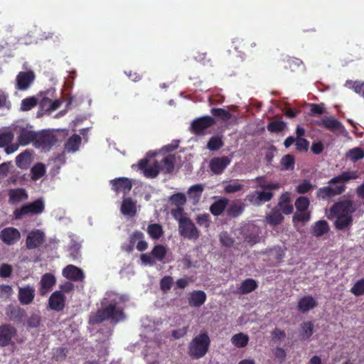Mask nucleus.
I'll return each instance as SVG.
<instances>
[{
	"label": "nucleus",
	"instance_id": "44",
	"mask_svg": "<svg viewBox=\"0 0 364 364\" xmlns=\"http://www.w3.org/2000/svg\"><path fill=\"white\" fill-rule=\"evenodd\" d=\"M210 113L213 117L219 118L224 122H228L232 117V114L223 108H212Z\"/></svg>",
	"mask_w": 364,
	"mask_h": 364
},
{
	"label": "nucleus",
	"instance_id": "14",
	"mask_svg": "<svg viewBox=\"0 0 364 364\" xmlns=\"http://www.w3.org/2000/svg\"><path fill=\"white\" fill-rule=\"evenodd\" d=\"M46 241V235L41 230H33L28 232L26 245L28 249L39 247Z\"/></svg>",
	"mask_w": 364,
	"mask_h": 364
},
{
	"label": "nucleus",
	"instance_id": "28",
	"mask_svg": "<svg viewBox=\"0 0 364 364\" xmlns=\"http://www.w3.org/2000/svg\"><path fill=\"white\" fill-rule=\"evenodd\" d=\"M258 287L257 282L253 279H246L240 284V287L237 288L236 293L238 294H247L255 291Z\"/></svg>",
	"mask_w": 364,
	"mask_h": 364
},
{
	"label": "nucleus",
	"instance_id": "53",
	"mask_svg": "<svg viewBox=\"0 0 364 364\" xmlns=\"http://www.w3.org/2000/svg\"><path fill=\"white\" fill-rule=\"evenodd\" d=\"M295 164L294 156L291 154H287L281 160L282 170H293Z\"/></svg>",
	"mask_w": 364,
	"mask_h": 364
},
{
	"label": "nucleus",
	"instance_id": "42",
	"mask_svg": "<svg viewBox=\"0 0 364 364\" xmlns=\"http://www.w3.org/2000/svg\"><path fill=\"white\" fill-rule=\"evenodd\" d=\"M55 92L54 90H48L45 92V95L42 97L39 102V107L41 111L43 112H50V105H51V99L48 96H53V94Z\"/></svg>",
	"mask_w": 364,
	"mask_h": 364
},
{
	"label": "nucleus",
	"instance_id": "56",
	"mask_svg": "<svg viewBox=\"0 0 364 364\" xmlns=\"http://www.w3.org/2000/svg\"><path fill=\"white\" fill-rule=\"evenodd\" d=\"M14 138V134L11 131L0 132V148L4 147L11 143Z\"/></svg>",
	"mask_w": 364,
	"mask_h": 364
},
{
	"label": "nucleus",
	"instance_id": "33",
	"mask_svg": "<svg viewBox=\"0 0 364 364\" xmlns=\"http://www.w3.org/2000/svg\"><path fill=\"white\" fill-rule=\"evenodd\" d=\"M203 190L204 186L202 184H196L189 188L188 191V196L193 200L194 204L199 202Z\"/></svg>",
	"mask_w": 364,
	"mask_h": 364
},
{
	"label": "nucleus",
	"instance_id": "25",
	"mask_svg": "<svg viewBox=\"0 0 364 364\" xmlns=\"http://www.w3.org/2000/svg\"><path fill=\"white\" fill-rule=\"evenodd\" d=\"M124 215L134 217L136 214V204L131 198L123 199L120 208Z\"/></svg>",
	"mask_w": 364,
	"mask_h": 364
},
{
	"label": "nucleus",
	"instance_id": "1",
	"mask_svg": "<svg viewBox=\"0 0 364 364\" xmlns=\"http://www.w3.org/2000/svg\"><path fill=\"white\" fill-rule=\"evenodd\" d=\"M123 301L122 296L115 294H108L102 301V309L97 310L90 320L92 323H100L106 320H111L115 323L125 318L123 308L118 306L119 301Z\"/></svg>",
	"mask_w": 364,
	"mask_h": 364
},
{
	"label": "nucleus",
	"instance_id": "34",
	"mask_svg": "<svg viewBox=\"0 0 364 364\" xmlns=\"http://www.w3.org/2000/svg\"><path fill=\"white\" fill-rule=\"evenodd\" d=\"M336 218L334 222L335 228L339 230L348 229L353 225V216H333Z\"/></svg>",
	"mask_w": 364,
	"mask_h": 364
},
{
	"label": "nucleus",
	"instance_id": "49",
	"mask_svg": "<svg viewBox=\"0 0 364 364\" xmlns=\"http://www.w3.org/2000/svg\"><path fill=\"white\" fill-rule=\"evenodd\" d=\"M286 127V124L283 121L276 120L268 123L267 130L272 133H279L282 132Z\"/></svg>",
	"mask_w": 364,
	"mask_h": 364
},
{
	"label": "nucleus",
	"instance_id": "37",
	"mask_svg": "<svg viewBox=\"0 0 364 364\" xmlns=\"http://www.w3.org/2000/svg\"><path fill=\"white\" fill-rule=\"evenodd\" d=\"M279 210H282V213L285 215H289L292 213L294 210L293 205L290 204V198L287 194H282L279 198L278 203Z\"/></svg>",
	"mask_w": 364,
	"mask_h": 364
},
{
	"label": "nucleus",
	"instance_id": "61",
	"mask_svg": "<svg viewBox=\"0 0 364 364\" xmlns=\"http://www.w3.org/2000/svg\"><path fill=\"white\" fill-rule=\"evenodd\" d=\"M67 353L68 349L66 348H57L54 351L53 359L56 362L63 361L65 359Z\"/></svg>",
	"mask_w": 364,
	"mask_h": 364
},
{
	"label": "nucleus",
	"instance_id": "57",
	"mask_svg": "<svg viewBox=\"0 0 364 364\" xmlns=\"http://www.w3.org/2000/svg\"><path fill=\"white\" fill-rule=\"evenodd\" d=\"M301 336L303 339H309L313 334L314 324L311 321L304 322L301 324Z\"/></svg>",
	"mask_w": 364,
	"mask_h": 364
},
{
	"label": "nucleus",
	"instance_id": "51",
	"mask_svg": "<svg viewBox=\"0 0 364 364\" xmlns=\"http://www.w3.org/2000/svg\"><path fill=\"white\" fill-rule=\"evenodd\" d=\"M244 185L240 183L237 180L232 181L224 186L225 193H234L242 190Z\"/></svg>",
	"mask_w": 364,
	"mask_h": 364
},
{
	"label": "nucleus",
	"instance_id": "15",
	"mask_svg": "<svg viewBox=\"0 0 364 364\" xmlns=\"http://www.w3.org/2000/svg\"><path fill=\"white\" fill-rule=\"evenodd\" d=\"M230 163L231 159L229 156L213 157L210 161L209 168L214 174L220 175L223 173Z\"/></svg>",
	"mask_w": 364,
	"mask_h": 364
},
{
	"label": "nucleus",
	"instance_id": "4",
	"mask_svg": "<svg viewBox=\"0 0 364 364\" xmlns=\"http://www.w3.org/2000/svg\"><path fill=\"white\" fill-rule=\"evenodd\" d=\"M33 143L34 147L43 151H48L56 144V136L50 130L36 132Z\"/></svg>",
	"mask_w": 364,
	"mask_h": 364
},
{
	"label": "nucleus",
	"instance_id": "3",
	"mask_svg": "<svg viewBox=\"0 0 364 364\" xmlns=\"http://www.w3.org/2000/svg\"><path fill=\"white\" fill-rule=\"evenodd\" d=\"M45 210V204L41 198H38L32 203L23 205L20 208L14 211V217L16 220H21L28 215H39Z\"/></svg>",
	"mask_w": 364,
	"mask_h": 364
},
{
	"label": "nucleus",
	"instance_id": "16",
	"mask_svg": "<svg viewBox=\"0 0 364 364\" xmlns=\"http://www.w3.org/2000/svg\"><path fill=\"white\" fill-rule=\"evenodd\" d=\"M66 297L60 291H53L48 299L49 307L55 311H61L65 306Z\"/></svg>",
	"mask_w": 364,
	"mask_h": 364
},
{
	"label": "nucleus",
	"instance_id": "18",
	"mask_svg": "<svg viewBox=\"0 0 364 364\" xmlns=\"http://www.w3.org/2000/svg\"><path fill=\"white\" fill-rule=\"evenodd\" d=\"M0 238L7 245H14L20 240L21 233L18 230L15 228H5L0 232Z\"/></svg>",
	"mask_w": 364,
	"mask_h": 364
},
{
	"label": "nucleus",
	"instance_id": "8",
	"mask_svg": "<svg viewBox=\"0 0 364 364\" xmlns=\"http://www.w3.org/2000/svg\"><path fill=\"white\" fill-rule=\"evenodd\" d=\"M345 184H339L334 187L328 186L319 188L316 191V198L322 200H328L336 196L342 194L346 191Z\"/></svg>",
	"mask_w": 364,
	"mask_h": 364
},
{
	"label": "nucleus",
	"instance_id": "38",
	"mask_svg": "<svg viewBox=\"0 0 364 364\" xmlns=\"http://www.w3.org/2000/svg\"><path fill=\"white\" fill-rule=\"evenodd\" d=\"M329 230V226L326 220H321L317 221L312 227V234L316 237H321L327 233Z\"/></svg>",
	"mask_w": 364,
	"mask_h": 364
},
{
	"label": "nucleus",
	"instance_id": "11",
	"mask_svg": "<svg viewBox=\"0 0 364 364\" xmlns=\"http://www.w3.org/2000/svg\"><path fill=\"white\" fill-rule=\"evenodd\" d=\"M35 77L32 70L19 72L16 77V89L21 91L28 90L35 80Z\"/></svg>",
	"mask_w": 364,
	"mask_h": 364
},
{
	"label": "nucleus",
	"instance_id": "39",
	"mask_svg": "<svg viewBox=\"0 0 364 364\" xmlns=\"http://www.w3.org/2000/svg\"><path fill=\"white\" fill-rule=\"evenodd\" d=\"M81 143V137L78 134L72 135L65 144V149L68 151H76Z\"/></svg>",
	"mask_w": 364,
	"mask_h": 364
},
{
	"label": "nucleus",
	"instance_id": "26",
	"mask_svg": "<svg viewBox=\"0 0 364 364\" xmlns=\"http://www.w3.org/2000/svg\"><path fill=\"white\" fill-rule=\"evenodd\" d=\"M9 202L11 204L19 203L28 198V193L24 188L10 189L8 193Z\"/></svg>",
	"mask_w": 364,
	"mask_h": 364
},
{
	"label": "nucleus",
	"instance_id": "2",
	"mask_svg": "<svg viewBox=\"0 0 364 364\" xmlns=\"http://www.w3.org/2000/svg\"><path fill=\"white\" fill-rule=\"evenodd\" d=\"M210 345V338L206 332H200L189 343L188 353L193 359H200L208 353Z\"/></svg>",
	"mask_w": 364,
	"mask_h": 364
},
{
	"label": "nucleus",
	"instance_id": "46",
	"mask_svg": "<svg viewBox=\"0 0 364 364\" xmlns=\"http://www.w3.org/2000/svg\"><path fill=\"white\" fill-rule=\"evenodd\" d=\"M346 156L350 161L355 162L364 157V151L360 147H355L350 149Z\"/></svg>",
	"mask_w": 364,
	"mask_h": 364
},
{
	"label": "nucleus",
	"instance_id": "63",
	"mask_svg": "<svg viewBox=\"0 0 364 364\" xmlns=\"http://www.w3.org/2000/svg\"><path fill=\"white\" fill-rule=\"evenodd\" d=\"M220 241L223 246L230 247L234 244V240L227 232H223L220 234Z\"/></svg>",
	"mask_w": 364,
	"mask_h": 364
},
{
	"label": "nucleus",
	"instance_id": "17",
	"mask_svg": "<svg viewBox=\"0 0 364 364\" xmlns=\"http://www.w3.org/2000/svg\"><path fill=\"white\" fill-rule=\"evenodd\" d=\"M17 141L21 146H25L31 143L33 144L36 132L26 127H18L17 129Z\"/></svg>",
	"mask_w": 364,
	"mask_h": 364
},
{
	"label": "nucleus",
	"instance_id": "5",
	"mask_svg": "<svg viewBox=\"0 0 364 364\" xmlns=\"http://www.w3.org/2000/svg\"><path fill=\"white\" fill-rule=\"evenodd\" d=\"M215 124V120L210 116H203L193 119L189 127L190 132L197 136L205 134L208 129Z\"/></svg>",
	"mask_w": 364,
	"mask_h": 364
},
{
	"label": "nucleus",
	"instance_id": "43",
	"mask_svg": "<svg viewBox=\"0 0 364 364\" xmlns=\"http://www.w3.org/2000/svg\"><path fill=\"white\" fill-rule=\"evenodd\" d=\"M46 166L42 163L36 164L31 169V179L37 181L46 174Z\"/></svg>",
	"mask_w": 364,
	"mask_h": 364
},
{
	"label": "nucleus",
	"instance_id": "9",
	"mask_svg": "<svg viewBox=\"0 0 364 364\" xmlns=\"http://www.w3.org/2000/svg\"><path fill=\"white\" fill-rule=\"evenodd\" d=\"M17 335L16 328L11 324H3L0 326V346L6 347L9 345L14 346L12 339Z\"/></svg>",
	"mask_w": 364,
	"mask_h": 364
},
{
	"label": "nucleus",
	"instance_id": "48",
	"mask_svg": "<svg viewBox=\"0 0 364 364\" xmlns=\"http://www.w3.org/2000/svg\"><path fill=\"white\" fill-rule=\"evenodd\" d=\"M38 105V100L35 97H29L21 100V110L29 111Z\"/></svg>",
	"mask_w": 364,
	"mask_h": 364
},
{
	"label": "nucleus",
	"instance_id": "52",
	"mask_svg": "<svg viewBox=\"0 0 364 364\" xmlns=\"http://www.w3.org/2000/svg\"><path fill=\"white\" fill-rule=\"evenodd\" d=\"M311 218V212L309 210L297 211L294 214L292 220L296 223H306Z\"/></svg>",
	"mask_w": 364,
	"mask_h": 364
},
{
	"label": "nucleus",
	"instance_id": "21",
	"mask_svg": "<svg viewBox=\"0 0 364 364\" xmlns=\"http://www.w3.org/2000/svg\"><path fill=\"white\" fill-rule=\"evenodd\" d=\"M35 297V289L29 285L18 288V300L23 305L33 302Z\"/></svg>",
	"mask_w": 364,
	"mask_h": 364
},
{
	"label": "nucleus",
	"instance_id": "22",
	"mask_svg": "<svg viewBox=\"0 0 364 364\" xmlns=\"http://www.w3.org/2000/svg\"><path fill=\"white\" fill-rule=\"evenodd\" d=\"M112 189L116 191H124V193L129 192L132 188L131 181L124 177L116 178L111 181Z\"/></svg>",
	"mask_w": 364,
	"mask_h": 364
},
{
	"label": "nucleus",
	"instance_id": "60",
	"mask_svg": "<svg viewBox=\"0 0 364 364\" xmlns=\"http://www.w3.org/2000/svg\"><path fill=\"white\" fill-rule=\"evenodd\" d=\"M314 188L309 181L304 180L302 183L299 184L296 188V192L299 194H305L310 191H311Z\"/></svg>",
	"mask_w": 364,
	"mask_h": 364
},
{
	"label": "nucleus",
	"instance_id": "58",
	"mask_svg": "<svg viewBox=\"0 0 364 364\" xmlns=\"http://www.w3.org/2000/svg\"><path fill=\"white\" fill-rule=\"evenodd\" d=\"M350 292L355 296L364 295V278L358 280L352 287Z\"/></svg>",
	"mask_w": 364,
	"mask_h": 364
},
{
	"label": "nucleus",
	"instance_id": "36",
	"mask_svg": "<svg viewBox=\"0 0 364 364\" xmlns=\"http://www.w3.org/2000/svg\"><path fill=\"white\" fill-rule=\"evenodd\" d=\"M266 220L270 225H278L284 220V216L279 210L272 209L266 216Z\"/></svg>",
	"mask_w": 364,
	"mask_h": 364
},
{
	"label": "nucleus",
	"instance_id": "27",
	"mask_svg": "<svg viewBox=\"0 0 364 364\" xmlns=\"http://www.w3.org/2000/svg\"><path fill=\"white\" fill-rule=\"evenodd\" d=\"M316 306L317 301L311 296H306L299 299L297 309L300 312L306 313Z\"/></svg>",
	"mask_w": 364,
	"mask_h": 364
},
{
	"label": "nucleus",
	"instance_id": "64",
	"mask_svg": "<svg viewBox=\"0 0 364 364\" xmlns=\"http://www.w3.org/2000/svg\"><path fill=\"white\" fill-rule=\"evenodd\" d=\"M172 284L173 278L170 276H165L161 279L160 282L161 289L164 292H167L171 289Z\"/></svg>",
	"mask_w": 364,
	"mask_h": 364
},
{
	"label": "nucleus",
	"instance_id": "41",
	"mask_svg": "<svg viewBox=\"0 0 364 364\" xmlns=\"http://www.w3.org/2000/svg\"><path fill=\"white\" fill-rule=\"evenodd\" d=\"M249 341V336L243 333H238L231 338L232 343L237 348L245 347Z\"/></svg>",
	"mask_w": 364,
	"mask_h": 364
},
{
	"label": "nucleus",
	"instance_id": "50",
	"mask_svg": "<svg viewBox=\"0 0 364 364\" xmlns=\"http://www.w3.org/2000/svg\"><path fill=\"white\" fill-rule=\"evenodd\" d=\"M294 205L297 211L309 210L310 200L306 196H299L296 199Z\"/></svg>",
	"mask_w": 364,
	"mask_h": 364
},
{
	"label": "nucleus",
	"instance_id": "20",
	"mask_svg": "<svg viewBox=\"0 0 364 364\" xmlns=\"http://www.w3.org/2000/svg\"><path fill=\"white\" fill-rule=\"evenodd\" d=\"M63 275L74 282L82 281L85 277L82 270L73 264H69L63 269Z\"/></svg>",
	"mask_w": 364,
	"mask_h": 364
},
{
	"label": "nucleus",
	"instance_id": "7",
	"mask_svg": "<svg viewBox=\"0 0 364 364\" xmlns=\"http://www.w3.org/2000/svg\"><path fill=\"white\" fill-rule=\"evenodd\" d=\"M355 211L353 203L350 200L336 202L330 208V213L332 216H352Z\"/></svg>",
	"mask_w": 364,
	"mask_h": 364
},
{
	"label": "nucleus",
	"instance_id": "35",
	"mask_svg": "<svg viewBox=\"0 0 364 364\" xmlns=\"http://www.w3.org/2000/svg\"><path fill=\"white\" fill-rule=\"evenodd\" d=\"M146 232L149 237L154 240L160 239L164 233L162 226L159 223H151L147 227Z\"/></svg>",
	"mask_w": 364,
	"mask_h": 364
},
{
	"label": "nucleus",
	"instance_id": "10",
	"mask_svg": "<svg viewBox=\"0 0 364 364\" xmlns=\"http://www.w3.org/2000/svg\"><path fill=\"white\" fill-rule=\"evenodd\" d=\"M147 248L148 242L142 232L136 230L130 235L127 250H134V249H136L137 250H146Z\"/></svg>",
	"mask_w": 364,
	"mask_h": 364
},
{
	"label": "nucleus",
	"instance_id": "54",
	"mask_svg": "<svg viewBox=\"0 0 364 364\" xmlns=\"http://www.w3.org/2000/svg\"><path fill=\"white\" fill-rule=\"evenodd\" d=\"M160 171V164L158 161H155L154 165L145 168L144 174L146 178H156Z\"/></svg>",
	"mask_w": 364,
	"mask_h": 364
},
{
	"label": "nucleus",
	"instance_id": "32",
	"mask_svg": "<svg viewBox=\"0 0 364 364\" xmlns=\"http://www.w3.org/2000/svg\"><path fill=\"white\" fill-rule=\"evenodd\" d=\"M245 207V205L242 203H232L227 207V215L230 218H237L244 212Z\"/></svg>",
	"mask_w": 364,
	"mask_h": 364
},
{
	"label": "nucleus",
	"instance_id": "12",
	"mask_svg": "<svg viewBox=\"0 0 364 364\" xmlns=\"http://www.w3.org/2000/svg\"><path fill=\"white\" fill-rule=\"evenodd\" d=\"M273 193L271 191H255L246 196V200L252 205H261L270 201L273 198Z\"/></svg>",
	"mask_w": 364,
	"mask_h": 364
},
{
	"label": "nucleus",
	"instance_id": "30",
	"mask_svg": "<svg viewBox=\"0 0 364 364\" xmlns=\"http://www.w3.org/2000/svg\"><path fill=\"white\" fill-rule=\"evenodd\" d=\"M31 163V152L25 150L16 157V164L21 169H27Z\"/></svg>",
	"mask_w": 364,
	"mask_h": 364
},
{
	"label": "nucleus",
	"instance_id": "55",
	"mask_svg": "<svg viewBox=\"0 0 364 364\" xmlns=\"http://www.w3.org/2000/svg\"><path fill=\"white\" fill-rule=\"evenodd\" d=\"M311 109L309 112V115L314 117H318L323 114L326 113V110L325 109V105L323 103L320 104H310L309 105Z\"/></svg>",
	"mask_w": 364,
	"mask_h": 364
},
{
	"label": "nucleus",
	"instance_id": "62",
	"mask_svg": "<svg viewBox=\"0 0 364 364\" xmlns=\"http://www.w3.org/2000/svg\"><path fill=\"white\" fill-rule=\"evenodd\" d=\"M196 220L198 225L205 228H208L210 225V218L208 213L198 215Z\"/></svg>",
	"mask_w": 364,
	"mask_h": 364
},
{
	"label": "nucleus",
	"instance_id": "45",
	"mask_svg": "<svg viewBox=\"0 0 364 364\" xmlns=\"http://www.w3.org/2000/svg\"><path fill=\"white\" fill-rule=\"evenodd\" d=\"M255 181L258 187L264 189V190H277L279 188V186L277 183H269L267 182L265 179V176H259L255 178Z\"/></svg>",
	"mask_w": 364,
	"mask_h": 364
},
{
	"label": "nucleus",
	"instance_id": "31",
	"mask_svg": "<svg viewBox=\"0 0 364 364\" xmlns=\"http://www.w3.org/2000/svg\"><path fill=\"white\" fill-rule=\"evenodd\" d=\"M228 204V198H220L210 205V211L213 215L218 216L226 209Z\"/></svg>",
	"mask_w": 364,
	"mask_h": 364
},
{
	"label": "nucleus",
	"instance_id": "24",
	"mask_svg": "<svg viewBox=\"0 0 364 364\" xmlns=\"http://www.w3.org/2000/svg\"><path fill=\"white\" fill-rule=\"evenodd\" d=\"M358 178V173L356 171H343L340 175L336 176L331 178L328 183L336 184V183H343L350 180L356 179Z\"/></svg>",
	"mask_w": 364,
	"mask_h": 364
},
{
	"label": "nucleus",
	"instance_id": "29",
	"mask_svg": "<svg viewBox=\"0 0 364 364\" xmlns=\"http://www.w3.org/2000/svg\"><path fill=\"white\" fill-rule=\"evenodd\" d=\"M206 300V294L203 291H193L188 298L190 306L198 307L203 305Z\"/></svg>",
	"mask_w": 364,
	"mask_h": 364
},
{
	"label": "nucleus",
	"instance_id": "6",
	"mask_svg": "<svg viewBox=\"0 0 364 364\" xmlns=\"http://www.w3.org/2000/svg\"><path fill=\"white\" fill-rule=\"evenodd\" d=\"M178 230L181 236L196 240L199 237V232L193 221L188 217L178 219Z\"/></svg>",
	"mask_w": 364,
	"mask_h": 364
},
{
	"label": "nucleus",
	"instance_id": "13",
	"mask_svg": "<svg viewBox=\"0 0 364 364\" xmlns=\"http://www.w3.org/2000/svg\"><path fill=\"white\" fill-rule=\"evenodd\" d=\"M315 124L323 127L332 132L343 133L346 130L342 123L333 117H323L321 119L316 121Z\"/></svg>",
	"mask_w": 364,
	"mask_h": 364
},
{
	"label": "nucleus",
	"instance_id": "47",
	"mask_svg": "<svg viewBox=\"0 0 364 364\" xmlns=\"http://www.w3.org/2000/svg\"><path fill=\"white\" fill-rule=\"evenodd\" d=\"M224 145V143L221 137L218 136H212L207 144V149L210 151H218L221 149Z\"/></svg>",
	"mask_w": 364,
	"mask_h": 364
},
{
	"label": "nucleus",
	"instance_id": "59",
	"mask_svg": "<svg viewBox=\"0 0 364 364\" xmlns=\"http://www.w3.org/2000/svg\"><path fill=\"white\" fill-rule=\"evenodd\" d=\"M172 204L176 207H181L186 203V198L183 193H178L172 195L170 198Z\"/></svg>",
	"mask_w": 364,
	"mask_h": 364
},
{
	"label": "nucleus",
	"instance_id": "23",
	"mask_svg": "<svg viewBox=\"0 0 364 364\" xmlns=\"http://www.w3.org/2000/svg\"><path fill=\"white\" fill-rule=\"evenodd\" d=\"M6 314L11 321L21 322L26 316V311L19 306L9 305L6 308Z\"/></svg>",
	"mask_w": 364,
	"mask_h": 364
},
{
	"label": "nucleus",
	"instance_id": "19",
	"mask_svg": "<svg viewBox=\"0 0 364 364\" xmlns=\"http://www.w3.org/2000/svg\"><path fill=\"white\" fill-rule=\"evenodd\" d=\"M56 283L55 277L51 273L44 274L40 281L39 294L41 296H46L53 289Z\"/></svg>",
	"mask_w": 364,
	"mask_h": 364
},
{
	"label": "nucleus",
	"instance_id": "40",
	"mask_svg": "<svg viewBox=\"0 0 364 364\" xmlns=\"http://www.w3.org/2000/svg\"><path fill=\"white\" fill-rule=\"evenodd\" d=\"M174 160L175 157L173 155H168L164 157L161 161L160 170H161L165 173H171L174 168Z\"/></svg>",
	"mask_w": 364,
	"mask_h": 364
}]
</instances>
